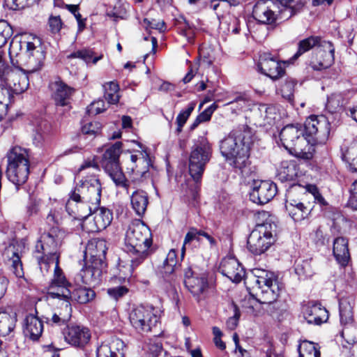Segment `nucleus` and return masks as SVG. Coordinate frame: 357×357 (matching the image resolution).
Wrapping results in <instances>:
<instances>
[{
  "instance_id": "8fccbe9b",
  "label": "nucleus",
  "mask_w": 357,
  "mask_h": 357,
  "mask_svg": "<svg viewBox=\"0 0 357 357\" xmlns=\"http://www.w3.org/2000/svg\"><path fill=\"white\" fill-rule=\"evenodd\" d=\"M295 272L301 277H311L314 272L310 260H297L295 263Z\"/></svg>"
},
{
  "instance_id": "9b49d317",
  "label": "nucleus",
  "mask_w": 357,
  "mask_h": 357,
  "mask_svg": "<svg viewBox=\"0 0 357 357\" xmlns=\"http://www.w3.org/2000/svg\"><path fill=\"white\" fill-rule=\"evenodd\" d=\"M156 313L151 305H138L129 314L130 324L138 333H148L159 321Z\"/></svg>"
},
{
  "instance_id": "2f4dec72",
  "label": "nucleus",
  "mask_w": 357,
  "mask_h": 357,
  "mask_svg": "<svg viewBox=\"0 0 357 357\" xmlns=\"http://www.w3.org/2000/svg\"><path fill=\"white\" fill-rule=\"evenodd\" d=\"M304 317L309 324L320 325L328 319V314L320 304H313L306 307Z\"/></svg>"
},
{
  "instance_id": "4d7b16f0",
  "label": "nucleus",
  "mask_w": 357,
  "mask_h": 357,
  "mask_svg": "<svg viewBox=\"0 0 357 357\" xmlns=\"http://www.w3.org/2000/svg\"><path fill=\"white\" fill-rule=\"evenodd\" d=\"M105 110V103L102 100L94 101L87 107L88 113L92 115L98 114Z\"/></svg>"
},
{
  "instance_id": "58836bf2",
  "label": "nucleus",
  "mask_w": 357,
  "mask_h": 357,
  "mask_svg": "<svg viewBox=\"0 0 357 357\" xmlns=\"http://www.w3.org/2000/svg\"><path fill=\"white\" fill-rule=\"evenodd\" d=\"M321 41V38L317 36H310L301 40L298 45V51L293 56L292 59L296 60L303 54L309 51L312 48L314 47H317Z\"/></svg>"
},
{
  "instance_id": "680f3d73",
  "label": "nucleus",
  "mask_w": 357,
  "mask_h": 357,
  "mask_svg": "<svg viewBox=\"0 0 357 357\" xmlns=\"http://www.w3.org/2000/svg\"><path fill=\"white\" fill-rule=\"evenodd\" d=\"M52 256L44 255L39 261L40 268L41 272L45 274L49 272L51 267L54 268V265L52 264Z\"/></svg>"
},
{
  "instance_id": "1a4fd4ad",
  "label": "nucleus",
  "mask_w": 357,
  "mask_h": 357,
  "mask_svg": "<svg viewBox=\"0 0 357 357\" xmlns=\"http://www.w3.org/2000/svg\"><path fill=\"white\" fill-rule=\"evenodd\" d=\"M212 154V147L207 139L201 137L192 149L189 158V172L195 182L199 181L206 164Z\"/></svg>"
},
{
  "instance_id": "c9c22d12",
  "label": "nucleus",
  "mask_w": 357,
  "mask_h": 357,
  "mask_svg": "<svg viewBox=\"0 0 357 357\" xmlns=\"http://www.w3.org/2000/svg\"><path fill=\"white\" fill-rule=\"evenodd\" d=\"M132 207L138 215H142L147 208L149 197L144 190H136L131 195Z\"/></svg>"
},
{
  "instance_id": "7ed1b4c3",
  "label": "nucleus",
  "mask_w": 357,
  "mask_h": 357,
  "mask_svg": "<svg viewBox=\"0 0 357 357\" xmlns=\"http://www.w3.org/2000/svg\"><path fill=\"white\" fill-rule=\"evenodd\" d=\"M152 234L139 220L131 222L126 232L125 248L130 258V273L151 254Z\"/></svg>"
},
{
  "instance_id": "9d476101",
  "label": "nucleus",
  "mask_w": 357,
  "mask_h": 357,
  "mask_svg": "<svg viewBox=\"0 0 357 357\" xmlns=\"http://www.w3.org/2000/svg\"><path fill=\"white\" fill-rule=\"evenodd\" d=\"M122 143L116 142L106 149L102 159V165L116 185L126 187V179L119 165Z\"/></svg>"
},
{
  "instance_id": "cd10ccee",
  "label": "nucleus",
  "mask_w": 357,
  "mask_h": 357,
  "mask_svg": "<svg viewBox=\"0 0 357 357\" xmlns=\"http://www.w3.org/2000/svg\"><path fill=\"white\" fill-rule=\"evenodd\" d=\"M285 208L289 215L295 222H301L307 218L312 211L309 204H305L303 202L291 199L289 197L286 200Z\"/></svg>"
},
{
  "instance_id": "0eeeda50",
  "label": "nucleus",
  "mask_w": 357,
  "mask_h": 357,
  "mask_svg": "<svg viewBox=\"0 0 357 357\" xmlns=\"http://www.w3.org/2000/svg\"><path fill=\"white\" fill-rule=\"evenodd\" d=\"M276 225L266 221L257 225L248 238V250L256 255L265 252L275 241Z\"/></svg>"
},
{
  "instance_id": "3c124183",
  "label": "nucleus",
  "mask_w": 357,
  "mask_h": 357,
  "mask_svg": "<svg viewBox=\"0 0 357 357\" xmlns=\"http://www.w3.org/2000/svg\"><path fill=\"white\" fill-rule=\"evenodd\" d=\"M238 4V0H210L207 6L214 10L218 18L223 16L224 10H219V7H231Z\"/></svg>"
},
{
  "instance_id": "aec40b11",
  "label": "nucleus",
  "mask_w": 357,
  "mask_h": 357,
  "mask_svg": "<svg viewBox=\"0 0 357 357\" xmlns=\"http://www.w3.org/2000/svg\"><path fill=\"white\" fill-rule=\"evenodd\" d=\"M25 69L21 68L8 70L5 73L3 77L0 78L4 81L8 87L13 91V93L20 94L26 91L29 85V78Z\"/></svg>"
},
{
  "instance_id": "09e8293b",
  "label": "nucleus",
  "mask_w": 357,
  "mask_h": 357,
  "mask_svg": "<svg viewBox=\"0 0 357 357\" xmlns=\"http://www.w3.org/2000/svg\"><path fill=\"white\" fill-rule=\"evenodd\" d=\"M102 55L94 56L93 52L91 50L86 49L78 50L68 56V58H79L86 63L92 62L93 63H96L102 59Z\"/></svg>"
},
{
  "instance_id": "a18cd8bd",
  "label": "nucleus",
  "mask_w": 357,
  "mask_h": 357,
  "mask_svg": "<svg viewBox=\"0 0 357 357\" xmlns=\"http://www.w3.org/2000/svg\"><path fill=\"white\" fill-rule=\"evenodd\" d=\"M259 110L261 117L264 121L263 126H271L275 124L276 119L278 118V114L274 107L261 105L259 106Z\"/></svg>"
},
{
  "instance_id": "6e6d98bb",
  "label": "nucleus",
  "mask_w": 357,
  "mask_h": 357,
  "mask_svg": "<svg viewBox=\"0 0 357 357\" xmlns=\"http://www.w3.org/2000/svg\"><path fill=\"white\" fill-rule=\"evenodd\" d=\"M194 240H197L198 241L200 240V230L191 228L185 236L183 245L182 247V255H183L185 252V246Z\"/></svg>"
},
{
  "instance_id": "72a5a7b5",
  "label": "nucleus",
  "mask_w": 357,
  "mask_h": 357,
  "mask_svg": "<svg viewBox=\"0 0 357 357\" xmlns=\"http://www.w3.org/2000/svg\"><path fill=\"white\" fill-rule=\"evenodd\" d=\"M333 255L337 261L345 266L350 259L348 241L343 237L336 238L333 242Z\"/></svg>"
},
{
  "instance_id": "473e14b6",
  "label": "nucleus",
  "mask_w": 357,
  "mask_h": 357,
  "mask_svg": "<svg viewBox=\"0 0 357 357\" xmlns=\"http://www.w3.org/2000/svg\"><path fill=\"white\" fill-rule=\"evenodd\" d=\"M16 322V313L11 309H0V335H9L15 328Z\"/></svg>"
},
{
  "instance_id": "69168bd1",
  "label": "nucleus",
  "mask_w": 357,
  "mask_h": 357,
  "mask_svg": "<svg viewBox=\"0 0 357 357\" xmlns=\"http://www.w3.org/2000/svg\"><path fill=\"white\" fill-rule=\"evenodd\" d=\"M309 192L313 195L314 199L317 201L319 204L322 206L326 205V202L322 195L319 193L317 188L314 185H310L308 188Z\"/></svg>"
},
{
  "instance_id": "4468645a",
  "label": "nucleus",
  "mask_w": 357,
  "mask_h": 357,
  "mask_svg": "<svg viewBox=\"0 0 357 357\" xmlns=\"http://www.w3.org/2000/svg\"><path fill=\"white\" fill-rule=\"evenodd\" d=\"M184 284L195 298L199 301L208 289L207 274L205 272L197 273L191 267L184 270Z\"/></svg>"
},
{
  "instance_id": "e433bc0d",
  "label": "nucleus",
  "mask_w": 357,
  "mask_h": 357,
  "mask_svg": "<svg viewBox=\"0 0 357 357\" xmlns=\"http://www.w3.org/2000/svg\"><path fill=\"white\" fill-rule=\"evenodd\" d=\"M298 174L296 165L294 161L284 160L278 168V175L284 181L293 180Z\"/></svg>"
},
{
  "instance_id": "c03bdc74",
  "label": "nucleus",
  "mask_w": 357,
  "mask_h": 357,
  "mask_svg": "<svg viewBox=\"0 0 357 357\" xmlns=\"http://www.w3.org/2000/svg\"><path fill=\"white\" fill-rule=\"evenodd\" d=\"M50 135V125L47 123H43L36 128L33 136V142L37 146H40L48 140Z\"/></svg>"
},
{
  "instance_id": "774afa93",
  "label": "nucleus",
  "mask_w": 357,
  "mask_h": 357,
  "mask_svg": "<svg viewBox=\"0 0 357 357\" xmlns=\"http://www.w3.org/2000/svg\"><path fill=\"white\" fill-rule=\"evenodd\" d=\"M6 5L11 10H19L24 7L22 0H5Z\"/></svg>"
},
{
  "instance_id": "6e6552de",
  "label": "nucleus",
  "mask_w": 357,
  "mask_h": 357,
  "mask_svg": "<svg viewBox=\"0 0 357 357\" xmlns=\"http://www.w3.org/2000/svg\"><path fill=\"white\" fill-rule=\"evenodd\" d=\"M24 44L26 49L20 56V65L25 68L26 73H34L41 68L45 57L41 40L31 36Z\"/></svg>"
},
{
  "instance_id": "4c0bfd02",
  "label": "nucleus",
  "mask_w": 357,
  "mask_h": 357,
  "mask_svg": "<svg viewBox=\"0 0 357 357\" xmlns=\"http://www.w3.org/2000/svg\"><path fill=\"white\" fill-rule=\"evenodd\" d=\"M278 1L281 5L279 10L280 17L284 20H287L294 15L303 6L301 3L293 4L294 0H278Z\"/></svg>"
},
{
  "instance_id": "f257e3e1",
  "label": "nucleus",
  "mask_w": 357,
  "mask_h": 357,
  "mask_svg": "<svg viewBox=\"0 0 357 357\" xmlns=\"http://www.w3.org/2000/svg\"><path fill=\"white\" fill-rule=\"evenodd\" d=\"M99 167L94 159H88L78 169L79 174H86L71 192L66 208L68 214L77 220L87 218L100 203L102 186L97 173Z\"/></svg>"
},
{
  "instance_id": "79ce46f5",
  "label": "nucleus",
  "mask_w": 357,
  "mask_h": 357,
  "mask_svg": "<svg viewBox=\"0 0 357 357\" xmlns=\"http://www.w3.org/2000/svg\"><path fill=\"white\" fill-rule=\"evenodd\" d=\"M105 98L109 104H117L120 99L119 86L114 81L109 82L103 85Z\"/></svg>"
},
{
  "instance_id": "c85d7f7f",
  "label": "nucleus",
  "mask_w": 357,
  "mask_h": 357,
  "mask_svg": "<svg viewBox=\"0 0 357 357\" xmlns=\"http://www.w3.org/2000/svg\"><path fill=\"white\" fill-rule=\"evenodd\" d=\"M50 87L56 105L66 106L70 103V100L74 92L73 88L60 80L52 82Z\"/></svg>"
},
{
  "instance_id": "20e7f679",
  "label": "nucleus",
  "mask_w": 357,
  "mask_h": 357,
  "mask_svg": "<svg viewBox=\"0 0 357 357\" xmlns=\"http://www.w3.org/2000/svg\"><path fill=\"white\" fill-rule=\"evenodd\" d=\"M305 130L301 124L284 126L280 133L284 147L297 158L310 160L313 156L314 149L310 145V139L304 135Z\"/></svg>"
},
{
  "instance_id": "f704fd0d",
  "label": "nucleus",
  "mask_w": 357,
  "mask_h": 357,
  "mask_svg": "<svg viewBox=\"0 0 357 357\" xmlns=\"http://www.w3.org/2000/svg\"><path fill=\"white\" fill-rule=\"evenodd\" d=\"M13 34L12 27L6 22H0V48L2 47ZM8 67L3 59V52L0 50V77L5 75Z\"/></svg>"
},
{
  "instance_id": "412c9836",
  "label": "nucleus",
  "mask_w": 357,
  "mask_h": 357,
  "mask_svg": "<svg viewBox=\"0 0 357 357\" xmlns=\"http://www.w3.org/2000/svg\"><path fill=\"white\" fill-rule=\"evenodd\" d=\"M177 262L176 251L171 250L167 255L161 270L162 284L166 291H171L175 288L176 275L174 271L177 266Z\"/></svg>"
},
{
  "instance_id": "ea45409f",
  "label": "nucleus",
  "mask_w": 357,
  "mask_h": 357,
  "mask_svg": "<svg viewBox=\"0 0 357 357\" xmlns=\"http://www.w3.org/2000/svg\"><path fill=\"white\" fill-rule=\"evenodd\" d=\"M299 357H320L321 353L318 344L310 342L303 341L298 346Z\"/></svg>"
},
{
  "instance_id": "b1692460",
  "label": "nucleus",
  "mask_w": 357,
  "mask_h": 357,
  "mask_svg": "<svg viewBox=\"0 0 357 357\" xmlns=\"http://www.w3.org/2000/svg\"><path fill=\"white\" fill-rule=\"evenodd\" d=\"M107 250V248L105 240L93 238L88 243L84 252V256L86 261H93L96 265L104 264Z\"/></svg>"
},
{
  "instance_id": "13d9d810",
  "label": "nucleus",
  "mask_w": 357,
  "mask_h": 357,
  "mask_svg": "<svg viewBox=\"0 0 357 357\" xmlns=\"http://www.w3.org/2000/svg\"><path fill=\"white\" fill-rule=\"evenodd\" d=\"M340 96L337 95H332L328 98L326 108L331 113L335 112L341 107Z\"/></svg>"
},
{
  "instance_id": "5701e85b",
  "label": "nucleus",
  "mask_w": 357,
  "mask_h": 357,
  "mask_svg": "<svg viewBox=\"0 0 357 357\" xmlns=\"http://www.w3.org/2000/svg\"><path fill=\"white\" fill-rule=\"evenodd\" d=\"M275 4L271 1H259L253 8V17L259 23L271 24L275 22Z\"/></svg>"
},
{
  "instance_id": "5fc2aeb1",
  "label": "nucleus",
  "mask_w": 357,
  "mask_h": 357,
  "mask_svg": "<svg viewBox=\"0 0 357 357\" xmlns=\"http://www.w3.org/2000/svg\"><path fill=\"white\" fill-rule=\"evenodd\" d=\"M296 82L294 79L287 80L281 86V93L283 98L291 100L294 95Z\"/></svg>"
},
{
  "instance_id": "f8f14e48",
  "label": "nucleus",
  "mask_w": 357,
  "mask_h": 357,
  "mask_svg": "<svg viewBox=\"0 0 357 357\" xmlns=\"http://www.w3.org/2000/svg\"><path fill=\"white\" fill-rule=\"evenodd\" d=\"M65 236V232L59 227L51 228L48 232H45L40 236L36 245V252L47 256H52V261L56 257H59V248Z\"/></svg>"
},
{
  "instance_id": "de8ad7c7",
  "label": "nucleus",
  "mask_w": 357,
  "mask_h": 357,
  "mask_svg": "<svg viewBox=\"0 0 357 357\" xmlns=\"http://www.w3.org/2000/svg\"><path fill=\"white\" fill-rule=\"evenodd\" d=\"M107 345L111 355L114 357H123L125 351V344L119 338H112L108 344H102Z\"/></svg>"
},
{
  "instance_id": "a19ab883",
  "label": "nucleus",
  "mask_w": 357,
  "mask_h": 357,
  "mask_svg": "<svg viewBox=\"0 0 357 357\" xmlns=\"http://www.w3.org/2000/svg\"><path fill=\"white\" fill-rule=\"evenodd\" d=\"M63 307L54 312L51 318V321L57 325H62L66 323L71 317L72 308L69 302H63Z\"/></svg>"
},
{
  "instance_id": "2eb2a0df",
  "label": "nucleus",
  "mask_w": 357,
  "mask_h": 357,
  "mask_svg": "<svg viewBox=\"0 0 357 357\" xmlns=\"http://www.w3.org/2000/svg\"><path fill=\"white\" fill-rule=\"evenodd\" d=\"M150 160L146 151H137L130 155V162L127 167V173L134 182H139L149 174Z\"/></svg>"
},
{
  "instance_id": "423d86ee",
  "label": "nucleus",
  "mask_w": 357,
  "mask_h": 357,
  "mask_svg": "<svg viewBox=\"0 0 357 357\" xmlns=\"http://www.w3.org/2000/svg\"><path fill=\"white\" fill-rule=\"evenodd\" d=\"M29 174V161L26 149L14 147L8 153L6 175L10 181L15 185L24 184Z\"/></svg>"
},
{
  "instance_id": "052dcab7",
  "label": "nucleus",
  "mask_w": 357,
  "mask_h": 357,
  "mask_svg": "<svg viewBox=\"0 0 357 357\" xmlns=\"http://www.w3.org/2000/svg\"><path fill=\"white\" fill-rule=\"evenodd\" d=\"M13 271L17 278H22L24 275L22 264L20 261V257L14 254L12 264Z\"/></svg>"
},
{
  "instance_id": "f3484780",
  "label": "nucleus",
  "mask_w": 357,
  "mask_h": 357,
  "mask_svg": "<svg viewBox=\"0 0 357 357\" xmlns=\"http://www.w3.org/2000/svg\"><path fill=\"white\" fill-rule=\"evenodd\" d=\"M277 193L276 185L270 181L254 180L250 192V200L257 204L269 202Z\"/></svg>"
},
{
  "instance_id": "603ef678",
  "label": "nucleus",
  "mask_w": 357,
  "mask_h": 357,
  "mask_svg": "<svg viewBox=\"0 0 357 357\" xmlns=\"http://www.w3.org/2000/svg\"><path fill=\"white\" fill-rule=\"evenodd\" d=\"M196 103L194 102H190L185 110L182 111L176 117V123L178 125L177 132H180L182 130V128L187 121L190 114L195 109Z\"/></svg>"
},
{
  "instance_id": "dca6fc26",
  "label": "nucleus",
  "mask_w": 357,
  "mask_h": 357,
  "mask_svg": "<svg viewBox=\"0 0 357 357\" xmlns=\"http://www.w3.org/2000/svg\"><path fill=\"white\" fill-rule=\"evenodd\" d=\"M52 264L54 265V274L48 287V294L52 298H62L65 294H68V289L72 284L59 267V257H54Z\"/></svg>"
},
{
  "instance_id": "7c9ffc66",
  "label": "nucleus",
  "mask_w": 357,
  "mask_h": 357,
  "mask_svg": "<svg viewBox=\"0 0 357 357\" xmlns=\"http://www.w3.org/2000/svg\"><path fill=\"white\" fill-rule=\"evenodd\" d=\"M92 213L94 215L93 226L89 229L91 232L105 229L111 224L113 219L111 211L104 207L99 208L98 206L96 210L93 211Z\"/></svg>"
},
{
  "instance_id": "e2e57ef3",
  "label": "nucleus",
  "mask_w": 357,
  "mask_h": 357,
  "mask_svg": "<svg viewBox=\"0 0 357 357\" xmlns=\"http://www.w3.org/2000/svg\"><path fill=\"white\" fill-rule=\"evenodd\" d=\"M49 25L52 33H58L62 27V22L59 16H51Z\"/></svg>"
},
{
  "instance_id": "6ab92c4d",
  "label": "nucleus",
  "mask_w": 357,
  "mask_h": 357,
  "mask_svg": "<svg viewBox=\"0 0 357 357\" xmlns=\"http://www.w3.org/2000/svg\"><path fill=\"white\" fill-rule=\"evenodd\" d=\"M63 335L66 342L77 348H84L91 339L89 329L82 326H68L63 329Z\"/></svg>"
},
{
  "instance_id": "0e129e2a",
  "label": "nucleus",
  "mask_w": 357,
  "mask_h": 357,
  "mask_svg": "<svg viewBox=\"0 0 357 357\" xmlns=\"http://www.w3.org/2000/svg\"><path fill=\"white\" fill-rule=\"evenodd\" d=\"M144 24L146 29H153L160 31L165 29V23L163 21H157L155 20H149L146 18L144 20Z\"/></svg>"
},
{
  "instance_id": "37998d69",
  "label": "nucleus",
  "mask_w": 357,
  "mask_h": 357,
  "mask_svg": "<svg viewBox=\"0 0 357 357\" xmlns=\"http://www.w3.org/2000/svg\"><path fill=\"white\" fill-rule=\"evenodd\" d=\"M340 321L342 324H347L352 321L353 311L350 301L348 298H342L339 301Z\"/></svg>"
},
{
  "instance_id": "a211bd4d",
  "label": "nucleus",
  "mask_w": 357,
  "mask_h": 357,
  "mask_svg": "<svg viewBox=\"0 0 357 357\" xmlns=\"http://www.w3.org/2000/svg\"><path fill=\"white\" fill-rule=\"evenodd\" d=\"M335 48L329 41L323 40L316 47L315 54L311 61L312 68L317 70L330 67L334 62Z\"/></svg>"
},
{
  "instance_id": "c756f323",
  "label": "nucleus",
  "mask_w": 357,
  "mask_h": 357,
  "mask_svg": "<svg viewBox=\"0 0 357 357\" xmlns=\"http://www.w3.org/2000/svg\"><path fill=\"white\" fill-rule=\"evenodd\" d=\"M23 331L26 337L37 340L43 331V321L37 316L29 314L25 318Z\"/></svg>"
},
{
  "instance_id": "393cba45",
  "label": "nucleus",
  "mask_w": 357,
  "mask_h": 357,
  "mask_svg": "<svg viewBox=\"0 0 357 357\" xmlns=\"http://www.w3.org/2000/svg\"><path fill=\"white\" fill-rule=\"evenodd\" d=\"M259 68L264 75L273 79H279L284 74V68L281 62L270 54H264L261 58Z\"/></svg>"
},
{
  "instance_id": "4be33fe9",
  "label": "nucleus",
  "mask_w": 357,
  "mask_h": 357,
  "mask_svg": "<svg viewBox=\"0 0 357 357\" xmlns=\"http://www.w3.org/2000/svg\"><path fill=\"white\" fill-rule=\"evenodd\" d=\"M220 272L233 282L238 283L245 276V271L239 261L234 257L224 258L219 267Z\"/></svg>"
},
{
  "instance_id": "bb28decb",
  "label": "nucleus",
  "mask_w": 357,
  "mask_h": 357,
  "mask_svg": "<svg viewBox=\"0 0 357 357\" xmlns=\"http://www.w3.org/2000/svg\"><path fill=\"white\" fill-rule=\"evenodd\" d=\"M95 296L94 291L91 288L72 284L68 289V294H65L62 298L64 302H69L70 304L71 301L84 304L92 301Z\"/></svg>"
},
{
  "instance_id": "a878e982",
  "label": "nucleus",
  "mask_w": 357,
  "mask_h": 357,
  "mask_svg": "<svg viewBox=\"0 0 357 357\" xmlns=\"http://www.w3.org/2000/svg\"><path fill=\"white\" fill-rule=\"evenodd\" d=\"M104 264L96 265L93 261H87L86 265L80 271L82 282L92 287L100 284Z\"/></svg>"
},
{
  "instance_id": "ddd939ff",
  "label": "nucleus",
  "mask_w": 357,
  "mask_h": 357,
  "mask_svg": "<svg viewBox=\"0 0 357 357\" xmlns=\"http://www.w3.org/2000/svg\"><path fill=\"white\" fill-rule=\"evenodd\" d=\"M304 130L305 135L312 137L314 143L324 144L330 133V124L323 115H311L305 122Z\"/></svg>"
},
{
  "instance_id": "f03ea898",
  "label": "nucleus",
  "mask_w": 357,
  "mask_h": 357,
  "mask_svg": "<svg viewBox=\"0 0 357 357\" xmlns=\"http://www.w3.org/2000/svg\"><path fill=\"white\" fill-rule=\"evenodd\" d=\"M252 133L248 130H233L220 142L222 155L234 168L243 174L249 165Z\"/></svg>"
},
{
  "instance_id": "864d4df0",
  "label": "nucleus",
  "mask_w": 357,
  "mask_h": 357,
  "mask_svg": "<svg viewBox=\"0 0 357 357\" xmlns=\"http://www.w3.org/2000/svg\"><path fill=\"white\" fill-rule=\"evenodd\" d=\"M101 128L99 122H89L82 127V132L84 135L95 136L100 132Z\"/></svg>"
},
{
  "instance_id": "49530a36",
  "label": "nucleus",
  "mask_w": 357,
  "mask_h": 357,
  "mask_svg": "<svg viewBox=\"0 0 357 357\" xmlns=\"http://www.w3.org/2000/svg\"><path fill=\"white\" fill-rule=\"evenodd\" d=\"M24 42L15 37L10 43L8 54L10 61L14 66L20 65V56L22 55L20 51L22 50V45H24Z\"/></svg>"
},
{
  "instance_id": "338daca9",
  "label": "nucleus",
  "mask_w": 357,
  "mask_h": 357,
  "mask_svg": "<svg viewBox=\"0 0 357 357\" xmlns=\"http://www.w3.org/2000/svg\"><path fill=\"white\" fill-rule=\"evenodd\" d=\"M11 95L8 89H0V104L7 107L10 102Z\"/></svg>"
},
{
  "instance_id": "bf43d9fd",
  "label": "nucleus",
  "mask_w": 357,
  "mask_h": 357,
  "mask_svg": "<svg viewBox=\"0 0 357 357\" xmlns=\"http://www.w3.org/2000/svg\"><path fill=\"white\" fill-rule=\"evenodd\" d=\"M128 292V288L124 286H118L107 289V294L115 300L123 297Z\"/></svg>"
},
{
  "instance_id": "39448f33",
  "label": "nucleus",
  "mask_w": 357,
  "mask_h": 357,
  "mask_svg": "<svg viewBox=\"0 0 357 357\" xmlns=\"http://www.w3.org/2000/svg\"><path fill=\"white\" fill-rule=\"evenodd\" d=\"M252 273L255 282L253 288L256 300L262 304L273 303L281 291L274 273L261 268H255Z\"/></svg>"
}]
</instances>
